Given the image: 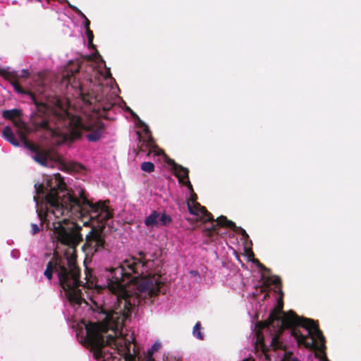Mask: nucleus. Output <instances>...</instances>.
Returning <instances> with one entry per match:
<instances>
[{"label": "nucleus", "mask_w": 361, "mask_h": 361, "mask_svg": "<svg viewBox=\"0 0 361 361\" xmlns=\"http://www.w3.org/2000/svg\"><path fill=\"white\" fill-rule=\"evenodd\" d=\"M114 80L109 68L97 50L82 61H71L62 73V85L66 86V97L47 99L38 103L35 93L41 94L47 89L44 74L34 79L32 90L25 91L13 82L14 90L27 93L39 111L47 116L41 126L49 130L53 142L61 145L84 135L89 142H97L104 133V125L92 113L107 111L114 104L109 94L114 88Z\"/></svg>", "instance_id": "obj_1"}, {"label": "nucleus", "mask_w": 361, "mask_h": 361, "mask_svg": "<svg viewBox=\"0 0 361 361\" xmlns=\"http://www.w3.org/2000/svg\"><path fill=\"white\" fill-rule=\"evenodd\" d=\"M281 298L278 307L274 309L267 321L256 324L253 331L255 359L249 357L243 361H300L290 358L287 345L283 341V332L288 334L298 345L312 350L316 356V326L313 321L300 317L293 311H282Z\"/></svg>", "instance_id": "obj_2"}, {"label": "nucleus", "mask_w": 361, "mask_h": 361, "mask_svg": "<svg viewBox=\"0 0 361 361\" xmlns=\"http://www.w3.org/2000/svg\"><path fill=\"white\" fill-rule=\"evenodd\" d=\"M167 162L171 166L176 176L179 183L186 185L190 192V197L187 199V206L190 214L195 216L196 219L202 221L206 224L204 229V234L209 238V240L215 241L219 235H222L224 228H230L236 232H239L245 240H248L249 236L245 231L241 228H238L235 224L226 219L224 216H221L216 220L212 218L206 208L197 202V195L194 192L192 186L188 178V169L178 165L173 160L168 159Z\"/></svg>", "instance_id": "obj_3"}, {"label": "nucleus", "mask_w": 361, "mask_h": 361, "mask_svg": "<svg viewBox=\"0 0 361 361\" xmlns=\"http://www.w3.org/2000/svg\"><path fill=\"white\" fill-rule=\"evenodd\" d=\"M20 115V111L13 109L11 110H6L3 112V116L5 118L11 119L16 127V133L19 139L24 142L25 146L33 152L32 158L39 164L42 166L51 167L53 166L54 161L56 159L52 158L51 154L45 150L35 149V147L27 143L26 140L27 129L25 124L20 119L16 118Z\"/></svg>", "instance_id": "obj_4"}, {"label": "nucleus", "mask_w": 361, "mask_h": 361, "mask_svg": "<svg viewBox=\"0 0 361 361\" xmlns=\"http://www.w3.org/2000/svg\"><path fill=\"white\" fill-rule=\"evenodd\" d=\"M104 238L101 231L92 229L86 236V242L82 248L88 254H93L102 249L104 245Z\"/></svg>", "instance_id": "obj_5"}, {"label": "nucleus", "mask_w": 361, "mask_h": 361, "mask_svg": "<svg viewBox=\"0 0 361 361\" xmlns=\"http://www.w3.org/2000/svg\"><path fill=\"white\" fill-rule=\"evenodd\" d=\"M171 221V217L166 213L153 211L145 218V224L149 228H158L169 225Z\"/></svg>", "instance_id": "obj_6"}, {"label": "nucleus", "mask_w": 361, "mask_h": 361, "mask_svg": "<svg viewBox=\"0 0 361 361\" xmlns=\"http://www.w3.org/2000/svg\"><path fill=\"white\" fill-rule=\"evenodd\" d=\"M138 123L140 126L142 128L145 137H143V141L146 142V146L149 149L148 155L150 156L153 154L154 156H160L162 155L165 159H168L164 152L158 149L157 146L154 144L152 137L150 135L149 128L145 123H143L141 120L138 118Z\"/></svg>", "instance_id": "obj_7"}, {"label": "nucleus", "mask_w": 361, "mask_h": 361, "mask_svg": "<svg viewBox=\"0 0 361 361\" xmlns=\"http://www.w3.org/2000/svg\"><path fill=\"white\" fill-rule=\"evenodd\" d=\"M317 360L318 361H329L324 353L325 339L323 336L322 331L317 327Z\"/></svg>", "instance_id": "obj_8"}, {"label": "nucleus", "mask_w": 361, "mask_h": 361, "mask_svg": "<svg viewBox=\"0 0 361 361\" xmlns=\"http://www.w3.org/2000/svg\"><path fill=\"white\" fill-rule=\"evenodd\" d=\"M2 135L4 139L15 147L19 146V142L15 137V134L10 126H6L2 130Z\"/></svg>", "instance_id": "obj_9"}, {"label": "nucleus", "mask_w": 361, "mask_h": 361, "mask_svg": "<svg viewBox=\"0 0 361 361\" xmlns=\"http://www.w3.org/2000/svg\"><path fill=\"white\" fill-rule=\"evenodd\" d=\"M192 335L199 340H203L204 338V333L202 331L201 324L197 322L193 327Z\"/></svg>", "instance_id": "obj_10"}, {"label": "nucleus", "mask_w": 361, "mask_h": 361, "mask_svg": "<svg viewBox=\"0 0 361 361\" xmlns=\"http://www.w3.org/2000/svg\"><path fill=\"white\" fill-rule=\"evenodd\" d=\"M268 283L275 285L274 292H281L280 279L277 276H272L267 280Z\"/></svg>", "instance_id": "obj_11"}, {"label": "nucleus", "mask_w": 361, "mask_h": 361, "mask_svg": "<svg viewBox=\"0 0 361 361\" xmlns=\"http://www.w3.org/2000/svg\"><path fill=\"white\" fill-rule=\"evenodd\" d=\"M140 168L145 172L151 173L154 170V165L152 162L145 161L141 164Z\"/></svg>", "instance_id": "obj_12"}, {"label": "nucleus", "mask_w": 361, "mask_h": 361, "mask_svg": "<svg viewBox=\"0 0 361 361\" xmlns=\"http://www.w3.org/2000/svg\"><path fill=\"white\" fill-rule=\"evenodd\" d=\"M71 167L73 171L79 173H84L87 171L86 167L84 165L77 162L72 163Z\"/></svg>", "instance_id": "obj_13"}, {"label": "nucleus", "mask_w": 361, "mask_h": 361, "mask_svg": "<svg viewBox=\"0 0 361 361\" xmlns=\"http://www.w3.org/2000/svg\"><path fill=\"white\" fill-rule=\"evenodd\" d=\"M40 231L39 226L36 224H31V233L32 235L37 234Z\"/></svg>", "instance_id": "obj_14"}, {"label": "nucleus", "mask_w": 361, "mask_h": 361, "mask_svg": "<svg viewBox=\"0 0 361 361\" xmlns=\"http://www.w3.org/2000/svg\"><path fill=\"white\" fill-rule=\"evenodd\" d=\"M258 291L259 290H256V293H254L253 295H254V298H257L258 297ZM259 292L262 293V292H265V288H261L260 290H259Z\"/></svg>", "instance_id": "obj_15"}, {"label": "nucleus", "mask_w": 361, "mask_h": 361, "mask_svg": "<svg viewBox=\"0 0 361 361\" xmlns=\"http://www.w3.org/2000/svg\"><path fill=\"white\" fill-rule=\"evenodd\" d=\"M11 255L14 258H18L19 257V252L18 251H13Z\"/></svg>", "instance_id": "obj_16"}, {"label": "nucleus", "mask_w": 361, "mask_h": 361, "mask_svg": "<svg viewBox=\"0 0 361 361\" xmlns=\"http://www.w3.org/2000/svg\"><path fill=\"white\" fill-rule=\"evenodd\" d=\"M268 295H269L268 293H263L262 300H265L268 297Z\"/></svg>", "instance_id": "obj_17"}, {"label": "nucleus", "mask_w": 361, "mask_h": 361, "mask_svg": "<svg viewBox=\"0 0 361 361\" xmlns=\"http://www.w3.org/2000/svg\"><path fill=\"white\" fill-rule=\"evenodd\" d=\"M3 70L0 68V74H3Z\"/></svg>", "instance_id": "obj_18"}, {"label": "nucleus", "mask_w": 361, "mask_h": 361, "mask_svg": "<svg viewBox=\"0 0 361 361\" xmlns=\"http://www.w3.org/2000/svg\"><path fill=\"white\" fill-rule=\"evenodd\" d=\"M128 111H130L132 113V114H133V111L130 110V109H128Z\"/></svg>", "instance_id": "obj_19"}, {"label": "nucleus", "mask_w": 361, "mask_h": 361, "mask_svg": "<svg viewBox=\"0 0 361 361\" xmlns=\"http://www.w3.org/2000/svg\"><path fill=\"white\" fill-rule=\"evenodd\" d=\"M23 72L24 73H27V72L25 70H23Z\"/></svg>", "instance_id": "obj_20"}, {"label": "nucleus", "mask_w": 361, "mask_h": 361, "mask_svg": "<svg viewBox=\"0 0 361 361\" xmlns=\"http://www.w3.org/2000/svg\"><path fill=\"white\" fill-rule=\"evenodd\" d=\"M279 293L281 294V295H280V298H282V293H281V291L279 292Z\"/></svg>", "instance_id": "obj_21"}]
</instances>
